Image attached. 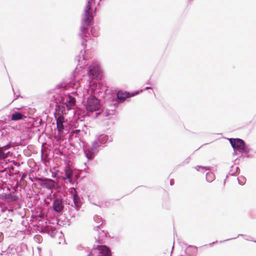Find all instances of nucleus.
<instances>
[{
	"mask_svg": "<svg viewBox=\"0 0 256 256\" xmlns=\"http://www.w3.org/2000/svg\"><path fill=\"white\" fill-rule=\"evenodd\" d=\"M50 172L52 173V177L54 178H57V177L59 176L58 172V170L52 172L50 170Z\"/></svg>",
	"mask_w": 256,
	"mask_h": 256,
	"instance_id": "nucleus-37",
	"label": "nucleus"
},
{
	"mask_svg": "<svg viewBox=\"0 0 256 256\" xmlns=\"http://www.w3.org/2000/svg\"><path fill=\"white\" fill-rule=\"evenodd\" d=\"M67 86H68L67 84L62 82L59 84H58L56 86V87L58 89H64V88H66Z\"/></svg>",
	"mask_w": 256,
	"mask_h": 256,
	"instance_id": "nucleus-29",
	"label": "nucleus"
},
{
	"mask_svg": "<svg viewBox=\"0 0 256 256\" xmlns=\"http://www.w3.org/2000/svg\"><path fill=\"white\" fill-rule=\"evenodd\" d=\"M10 158V151L4 152L1 150V180H4V183H6L8 179H10L12 171L14 169Z\"/></svg>",
	"mask_w": 256,
	"mask_h": 256,
	"instance_id": "nucleus-4",
	"label": "nucleus"
},
{
	"mask_svg": "<svg viewBox=\"0 0 256 256\" xmlns=\"http://www.w3.org/2000/svg\"><path fill=\"white\" fill-rule=\"evenodd\" d=\"M240 153V155L234 160L235 161L237 160H240V158H244L246 157L243 152H242Z\"/></svg>",
	"mask_w": 256,
	"mask_h": 256,
	"instance_id": "nucleus-39",
	"label": "nucleus"
},
{
	"mask_svg": "<svg viewBox=\"0 0 256 256\" xmlns=\"http://www.w3.org/2000/svg\"><path fill=\"white\" fill-rule=\"evenodd\" d=\"M34 240L38 243H40L42 241V237L40 235L34 236Z\"/></svg>",
	"mask_w": 256,
	"mask_h": 256,
	"instance_id": "nucleus-34",
	"label": "nucleus"
},
{
	"mask_svg": "<svg viewBox=\"0 0 256 256\" xmlns=\"http://www.w3.org/2000/svg\"><path fill=\"white\" fill-rule=\"evenodd\" d=\"M216 242H218V241H216L214 242H212V244H214V243H216Z\"/></svg>",
	"mask_w": 256,
	"mask_h": 256,
	"instance_id": "nucleus-52",
	"label": "nucleus"
},
{
	"mask_svg": "<svg viewBox=\"0 0 256 256\" xmlns=\"http://www.w3.org/2000/svg\"><path fill=\"white\" fill-rule=\"evenodd\" d=\"M95 140L97 141V142L102 148H104L107 142L112 141V138L106 134H101L96 136Z\"/></svg>",
	"mask_w": 256,
	"mask_h": 256,
	"instance_id": "nucleus-14",
	"label": "nucleus"
},
{
	"mask_svg": "<svg viewBox=\"0 0 256 256\" xmlns=\"http://www.w3.org/2000/svg\"><path fill=\"white\" fill-rule=\"evenodd\" d=\"M20 96V94H18V95L16 96V98H15L14 100H16V99L18 98Z\"/></svg>",
	"mask_w": 256,
	"mask_h": 256,
	"instance_id": "nucleus-47",
	"label": "nucleus"
},
{
	"mask_svg": "<svg viewBox=\"0 0 256 256\" xmlns=\"http://www.w3.org/2000/svg\"><path fill=\"white\" fill-rule=\"evenodd\" d=\"M12 113L10 114L11 120L18 121L22 120L26 122L28 117L26 116L23 114L22 112L14 110V108L12 109Z\"/></svg>",
	"mask_w": 256,
	"mask_h": 256,
	"instance_id": "nucleus-16",
	"label": "nucleus"
},
{
	"mask_svg": "<svg viewBox=\"0 0 256 256\" xmlns=\"http://www.w3.org/2000/svg\"><path fill=\"white\" fill-rule=\"evenodd\" d=\"M138 92H128L127 91L122 92L119 91L116 94V96L120 100L122 101L126 98H130L132 96H135L138 94Z\"/></svg>",
	"mask_w": 256,
	"mask_h": 256,
	"instance_id": "nucleus-15",
	"label": "nucleus"
},
{
	"mask_svg": "<svg viewBox=\"0 0 256 256\" xmlns=\"http://www.w3.org/2000/svg\"><path fill=\"white\" fill-rule=\"evenodd\" d=\"M2 256V254L1 253V256Z\"/></svg>",
	"mask_w": 256,
	"mask_h": 256,
	"instance_id": "nucleus-61",
	"label": "nucleus"
},
{
	"mask_svg": "<svg viewBox=\"0 0 256 256\" xmlns=\"http://www.w3.org/2000/svg\"><path fill=\"white\" fill-rule=\"evenodd\" d=\"M12 222V220L10 218H8L6 220L2 221L1 222V227H2L3 228H8L11 224Z\"/></svg>",
	"mask_w": 256,
	"mask_h": 256,
	"instance_id": "nucleus-28",
	"label": "nucleus"
},
{
	"mask_svg": "<svg viewBox=\"0 0 256 256\" xmlns=\"http://www.w3.org/2000/svg\"><path fill=\"white\" fill-rule=\"evenodd\" d=\"M104 237H108L111 238H114L116 240L118 238L111 237L107 231L102 230L101 232H99L98 238H96V242L100 244L96 246H94L93 249L98 250V256H112V252L110 248L103 244L102 238Z\"/></svg>",
	"mask_w": 256,
	"mask_h": 256,
	"instance_id": "nucleus-5",
	"label": "nucleus"
},
{
	"mask_svg": "<svg viewBox=\"0 0 256 256\" xmlns=\"http://www.w3.org/2000/svg\"><path fill=\"white\" fill-rule=\"evenodd\" d=\"M95 15H96V14L94 13V16H95Z\"/></svg>",
	"mask_w": 256,
	"mask_h": 256,
	"instance_id": "nucleus-59",
	"label": "nucleus"
},
{
	"mask_svg": "<svg viewBox=\"0 0 256 256\" xmlns=\"http://www.w3.org/2000/svg\"><path fill=\"white\" fill-rule=\"evenodd\" d=\"M240 169L237 166L236 168L235 171L233 173H232L231 175L234 176H236L238 174L240 173Z\"/></svg>",
	"mask_w": 256,
	"mask_h": 256,
	"instance_id": "nucleus-38",
	"label": "nucleus"
},
{
	"mask_svg": "<svg viewBox=\"0 0 256 256\" xmlns=\"http://www.w3.org/2000/svg\"><path fill=\"white\" fill-rule=\"evenodd\" d=\"M16 193V192H12L4 194H1V202L8 205L10 208H13L14 205L19 200V196Z\"/></svg>",
	"mask_w": 256,
	"mask_h": 256,
	"instance_id": "nucleus-11",
	"label": "nucleus"
},
{
	"mask_svg": "<svg viewBox=\"0 0 256 256\" xmlns=\"http://www.w3.org/2000/svg\"><path fill=\"white\" fill-rule=\"evenodd\" d=\"M241 177H242L244 180H246V178H245L244 176H242Z\"/></svg>",
	"mask_w": 256,
	"mask_h": 256,
	"instance_id": "nucleus-51",
	"label": "nucleus"
},
{
	"mask_svg": "<svg viewBox=\"0 0 256 256\" xmlns=\"http://www.w3.org/2000/svg\"><path fill=\"white\" fill-rule=\"evenodd\" d=\"M86 52L84 50L83 52V50H81L80 54L76 56L75 60L77 61L78 64L72 74V80L70 82H72L74 80L78 82L81 79V74L80 73L79 68L86 69L89 79L91 80L90 82H93V80L98 81L102 78L103 73L100 66L98 62H92L91 64L86 63L84 55Z\"/></svg>",
	"mask_w": 256,
	"mask_h": 256,
	"instance_id": "nucleus-1",
	"label": "nucleus"
},
{
	"mask_svg": "<svg viewBox=\"0 0 256 256\" xmlns=\"http://www.w3.org/2000/svg\"><path fill=\"white\" fill-rule=\"evenodd\" d=\"M94 0H87V3L82 16V18L80 28V32L78 35L81 39V44L84 47V50L86 48V42L88 40L90 39L92 36L95 37L98 36V32L94 30V27L90 28L92 20L90 18L91 3ZM101 0H100L99 2Z\"/></svg>",
	"mask_w": 256,
	"mask_h": 256,
	"instance_id": "nucleus-2",
	"label": "nucleus"
},
{
	"mask_svg": "<svg viewBox=\"0 0 256 256\" xmlns=\"http://www.w3.org/2000/svg\"><path fill=\"white\" fill-rule=\"evenodd\" d=\"M116 106H118V104H114V106H116Z\"/></svg>",
	"mask_w": 256,
	"mask_h": 256,
	"instance_id": "nucleus-57",
	"label": "nucleus"
},
{
	"mask_svg": "<svg viewBox=\"0 0 256 256\" xmlns=\"http://www.w3.org/2000/svg\"><path fill=\"white\" fill-rule=\"evenodd\" d=\"M55 118L56 120V127L58 132H60L64 128V119L63 116H59L56 117L55 116Z\"/></svg>",
	"mask_w": 256,
	"mask_h": 256,
	"instance_id": "nucleus-21",
	"label": "nucleus"
},
{
	"mask_svg": "<svg viewBox=\"0 0 256 256\" xmlns=\"http://www.w3.org/2000/svg\"><path fill=\"white\" fill-rule=\"evenodd\" d=\"M84 202L82 196H80L76 192H74L69 199L66 202V204L68 205L69 212L72 218L74 217V214H72V208H74L76 212L80 210Z\"/></svg>",
	"mask_w": 256,
	"mask_h": 256,
	"instance_id": "nucleus-7",
	"label": "nucleus"
},
{
	"mask_svg": "<svg viewBox=\"0 0 256 256\" xmlns=\"http://www.w3.org/2000/svg\"><path fill=\"white\" fill-rule=\"evenodd\" d=\"M234 171V166H230V172H229V174H231L230 173V172H232V173H233Z\"/></svg>",
	"mask_w": 256,
	"mask_h": 256,
	"instance_id": "nucleus-42",
	"label": "nucleus"
},
{
	"mask_svg": "<svg viewBox=\"0 0 256 256\" xmlns=\"http://www.w3.org/2000/svg\"><path fill=\"white\" fill-rule=\"evenodd\" d=\"M206 178L207 182H210L214 180L215 175L212 172H207L206 176Z\"/></svg>",
	"mask_w": 256,
	"mask_h": 256,
	"instance_id": "nucleus-27",
	"label": "nucleus"
},
{
	"mask_svg": "<svg viewBox=\"0 0 256 256\" xmlns=\"http://www.w3.org/2000/svg\"><path fill=\"white\" fill-rule=\"evenodd\" d=\"M190 157L188 158L182 164L178 165V166H184V164H188L190 162Z\"/></svg>",
	"mask_w": 256,
	"mask_h": 256,
	"instance_id": "nucleus-36",
	"label": "nucleus"
},
{
	"mask_svg": "<svg viewBox=\"0 0 256 256\" xmlns=\"http://www.w3.org/2000/svg\"><path fill=\"white\" fill-rule=\"evenodd\" d=\"M254 242H256V241H254Z\"/></svg>",
	"mask_w": 256,
	"mask_h": 256,
	"instance_id": "nucleus-62",
	"label": "nucleus"
},
{
	"mask_svg": "<svg viewBox=\"0 0 256 256\" xmlns=\"http://www.w3.org/2000/svg\"><path fill=\"white\" fill-rule=\"evenodd\" d=\"M95 15H96V14L94 13V16H95Z\"/></svg>",
	"mask_w": 256,
	"mask_h": 256,
	"instance_id": "nucleus-60",
	"label": "nucleus"
},
{
	"mask_svg": "<svg viewBox=\"0 0 256 256\" xmlns=\"http://www.w3.org/2000/svg\"><path fill=\"white\" fill-rule=\"evenodd\" d=\"M0 234H1V238H2V233L1 232L0 233Z\"/></svg>",
	"mask_w": 256,
	"mask_h": 256,
	"instance_id": "nucleus-54",
	"label": "nucleus"
},
{
	"mask_svg": "<svg viewBox=\"0 0 256 256\" xmlns=\"http://www.w3.org/2000/svg\"><path fill=\"white\" fill-rule=\"evenodd\" d=\"M202 168V170H211V167L210 166H197L195 167V168L198 170L199 171L198 168Z\"/></svg>",
	"mask_w": 256,
	"mask_h": 256,
	"instance_id": "nucleus-30",
	"label": "nucleus"
},
{
	"mask_svg": "<svg viewBox=\"0 0 256 256\" xmlns=\"http://www.w3.org/2000/svg\"><path fill=\"white\" fill-rule=\"evenodd\" d=\"M197 252L198 248L192 246H188L185 250V252L188 256H195Z\"/></svg>",
	"mask_w": 256,
	"mask_h": 256,
	"instance_id": "nucleus-20",
	"label": "nucleus"
},
{
	"mask_svg": "<svg viewBox=\"0 0 256 256\" xmlns=\"http://www.w3.org/2000/svg\"><path fill=\"white\" fill-rule=\"evenodd\" d=\"M26 122L28 124L26 128H28V130H30V132L33 134L40 130V126L42 121L39 117L34 118L28 116Z\"/></svg>",
	"mask_w": 256,
	"mask_h": 256,
	"instance_id": "nucleus-10",
	"label": "nucleus"
},
{
	"mask_svg": "<svg viewBox=\"0 0 256 256\" xmlns=\"http://www.w3.org/2000/svg\"><path fill=\"white\" fill-rule=\"evenodd\" d=\"M12 90L14 92V94H15V92H14V89L13 88H12Z\"/></svg>",
	"mask_w": 256,
	"mask_h": 256,
	"instance_id": "nucleus-53",
	"label": "nucleus"
},
{
	"mask_svg": "<svg viewBox=\"0 0 256 256\" xmlns=\"http://www.w3.org/2000/svg\"><path fill=\"white\" fill-rule=\"evenodd\" d=\"M90 85H94V87L96 89L98 90V88H97L98 85V87L100 88V90L98 91V92H100L102 90H104L106 89V88L102 86L99 80L96 82H90Z\"/></svg>",
	"mask_w": 256,
	"mask_h": 256,
	"instance_id": "nucleus-26",
	"label": "nucleus"
},
{
	"mask_svg": "<svg viewBox=\"0 0 256 256\" xmlns=\"http://www.w3.org/2000/svg\"><path fill=\"white\" fill-rule=\"evenodd\" d=\"M54 98H56V106L60 108L62 106V108L66 107L68 110H70L73 108L76 99L70 95L68 94H57L54 96Z\"/></svg>",
	"mask_w": 256,
	"mask_h": 256,
	"instance_id": "nucleus-6",
	"label": "nucleus"
},
{
	"mask_svg": "<svg viewBox=\"0 0 256 256\" xmlns=\"http://www.w3.org/2000/svg\"><path fill=\"white\" fill-rule=\"evenodd\" d=\"M152 87L147 86V87L145 88L144 89L140 90V91H136V92L138 93V94H139L140 92H142L143 91H145V90H152Z\"/></svg>",
	"mask_w": 256,
	"mask_h": 256,
	"instance_id": "nucleus-40",
	"label": "nucleus"
},
{
	"mask_svg": "<svg viewBox=\"0 0 256 256\" xmlns=\"http://www.w3.org/2000/svg\"><path fill=\"white\" fill-rule=\"evenodd\" d=\"M65 176H64V179H66L68 181L72 184H74V181L72 180V176L73 172L68 166H66L64 170Z\"/></svg>",
	"mask_w": 256,
	"mask_h": 256,
	"instance_id": "nucleus-19",
	"label": "nucleus"
},
{
	"mask_svg": "<svg viewBox=\"0 0 256 256\" xmlns=\"http://www.w3.org/2000/svg\"><path fill=\"white\" fill-rule=\"evenodd\" d=\"M110 206V202L108 201H104L100 202L99 207H108Z\"/></svg>",
	"mask_w": 256,
	"mask_h": 256,
	"instance_id": "nucleus-33",
	"label": "nucleus"
},
{
	"mask_svg": "<svg viewBox=\"0 0 256 256\" xmlns=\"http://www.w3.org/2000/svg\"><path fill=\"white\" fill-rule=\"evenodd\" d=\"M11 120L10 116L6 115L1 117V130H2V125L6 124Z\"/></svg>",
	"mask_w": 256,
	"mask_h": 256,
	"instance_id": "nucleus-25",
	"label": "nucleus"
},
{
	"mask_svg": "<svg viewBox=\"0 0 256 256\" xmlns=\"http://www.w3.org/2000/svg\"><path fill=\"white\" fill-rule=\"evenodd\" d=\"M82 131L79 129H75L72 130L68 134V139L69 141H72L74 140L75 142H78V141L81 142L82 144L84 142L82 140L80 136Z\"/></svg>",
	"mask_w": 256,
	"mask_h": 256,
	"instance_id": "nucleus-13",
	"label": "nucleus"
},
{
	"mask_svg": "<svg viewBox=\"0 0 256 256\" xmlns=\"http://www.w3.org/2000/svg\"><path fill=\"white\" fill-rule=\"evenodd\" d=\"M102 223H101L100 225H98V226H96L94 228V230H96V231H98L99 228L102 226Z\"/></svg>",
	"mask_w": 256,
	"mask_h": 256,
	"instance_id": "nucleus-41",
	"label": "nucleus"
},
{
	"mask_svg": "<svg viewBox=\"0 0 256 256\" xmlns=\"http://www.w3.org/2000/svg\"><path fill=\"white\" fill-rule=\"evenodd\" d=\"M170 186H173V185L174 184V179H171V180H170Z\"/></svg>",
	"mask_w": 256,
	"mask_h": 256,
	"instance_id": "nucleus-44",
	"label": "nucleus"
},
{
	"mask_svg": "<svg viewBox=\"0 0 256 256\" xmlns=\"http://www.w3.org/2000/svg\"><path fill=\"white\" fill-rule=\"evenodd\" d=\"M2 252H6V250H1Z\"/></svg>",
	"mask_w": 256,
	"mask_h": 256,
	"instance_id": "nucleus-50",
	"label": "nucleus"
},
{
	"mask_svg": "<svg viewBox=\"0 0 256 256\" xmlns=\"http://www.w3.org/2000/svg\"><path fill=\"white\" fill-rule=\"evenodd\" d=\"M65 201L61 196L54 198L52 202L54 210L58 213L62 214L64 208Z\"/></svg>",
	"mask_w": 256,
	"mask_h": 256,
	"instance_id": "nucleus-12",
	"label": "nucleus"
},
{
	"mask_svg": "<svg viewBox=\"0 0 256 256\" xmlns=\"http://www.w3.org/2000/svg\"><path fill=\"white\" fill-rule=\"evenodd\" d=\"M234 150V152L233 153V154L234 155H237L238 154L237 152H238V150Z\"/></svg>",
	"mask_w": 256,
	"mask_h": 256,
	"instance_id": "nucleus-45",
	"label": "nucleus"
},
{
	"mask_svg": "<svg viewBox=\"0 0 256 256\" xmlns=\"http://www.w3.org/2000/svg\"><path fill=\"white\" fill-rule=\"evenodd\" d=\"M94 220L97 223H100V222L102 223V217H100V216H98V215L94 216Z\"/></svg>",
	"mask_w": 256,
	"mask_h": 256,
	"instance_id": "nucleus-35",
	"label": "nucleus"
},
{
	"mask_svg": "<svg viewBox=\"0 0 256 256\" xmlns=\"http://www.w3.org/2000/svg\"><path fill=\"white\" fill-rule=\"evenodd\" d=\"M12 192H16L15 188L10 184L4 183V180H1V194H4Z\"/></svg>",
	"mask_w": 256,
	"mask_h": 256,
	"instance_id": "nucleus-17",
	"label": "nucleus"
},
{
	"mask_svg": "<svg viewBox=\"0 0 256 256\" xmlns=\"http://www.w3.org/2000/svg\"><path fill=\"white\" fill-rule=\"evenodd\" d=\"M13 212V208H9L8 210H4L1 206V219L4 218V220H6L8 218H6V216L8 217V213L12 215Z\"/></svg>",
	"mask_w": 256,
	"mask_h": 256,
	"instance_id": "nucleus-22",
	"label": "nucleus"
},
{
	"mask_svg": "<svg viewBox=\"0 0 256 256\" xmlns=\"http://www.w3.org/2000/svg\"><path fill=\"white\" fill-rule=\"evenodd\" d=\"M239 236H246L248 238H250V236H246V235H245V234H239L236 237V238H228V239H227V240H222V241H220V243H222V242H226V241H228V240H234V239H236V238H237L239 237Z\"/></svg>",
	"mask_w": 256,
	"mask_h": 256,
	"instance_id": "nucleus-32",
	"label": "nucleus"
},
{
	"mask_svg": "<svg viewBox=\"0 0 256 256\" xmlns=\"http://www.w3.org/2000/svg\"><path fill=\"white\" fill-rule=\"evenodd\" d=\"M46 180H48L50 181V182H53L52 180V179H48L47 178H46Z\"/></svg>",
	"mask_w": 256,
	"mask_h": 256,
	"instance_id": "nucleus-48",
	"label": "nucleus"
},
{
	"mask_svg": "<svg viewBox=\"0 0 256 256\" xmlns=\"http://www.w3.org/2000/svg\"><path fill=\"white\" fill-rule=\"evenodd\" d=\"M92 204H93L94 205H95V206H100V204H96V203H92Z\"/></svg>",
	"mask_w": 256,
	"mask_h": 256,
	"instance_id": "nucleus-49",
	"label": "nucleus"
},
{
	"mask_svg": "<svg viewBox=\"0 0 256 256\" xmlns=\"http://www.w3.org/2000/svg\"><path fill=\"white\" fill-rule=\"evenodd\" d=\"M228 140L233 150H237L239 152H243L246 158L250 157L248 153L250 148L243 140L240 138H228Z\"/></svg>",
	"mask_w": 256,
	"mask_h": 256,
	"instance_id": "nucleus-8",
	"label": "nucleus"
},
{
	"mask_svg": "<svg viewBox=\"0 0 256 256\" xmlns=\"http://www.w3.org/2000/svg\"><path fill=\"white\" fill-rule=\"evenodd\" d=\"M57 230L56 228H52L50 232H48V234L52 238H54L56 234Z\"/></svg>",
	"mask_w": 256,
	"mask_h": 256,
	"instance_id": "nucleus-31",
	"label": "nucleus"
},
{
	"mask_svg": "<svg viewBox=\"0 0 256 256\" xmlns=\"http://www.w3.org/2000/svg\"><path fill=\"white\" fill-rule=\"evenodd\" d=\"M226 179H225V180H224V183L226 182Z\"/></svg>",
	"mask_w": 256,
	"mask_h": 256,
	"instance_id": "nucleus-58",
	"label": "nucleus"
},
{
	"mask_svg": "<svg viewBox=\"0 0 256 256\" xmlns=\"http://www.w3.org/2000/svg\"><path fill=\"white\" fill-rule=\"evenodd\" d=\"M88 256H93V254H92V250H91L89 252V253H88Z\"/></svg>",
	"mask_w": 256,
	"mask_h": 256,
	"instance_id": "nucleus-46",
	"label": "nucleus"
},
{
	"mask_svg": "<svg viewBox=\"0 0 256 256\" xmlns=\"http://www.w3.org/2000/svg\"><path fill=\"white\" fill-rule=\"evenodd\" d=\"M114 113V110H108L106 109V110H104V108L102 107V109L101 111V112L100 114V115L102 114L104 116L108 117L110 115H113Z\"/></svg>",
	"mask_w": 256,
	"mask_h": 256,
	"instance_id": "nucleus-23",
	"label": "nucleus"
},
{
	"mask_svg": "<svg viewBox=\"0 0 256 256\" xmlns=\"http://www.w3.org/2000/svg\"><path fill=\"white\" fill-rule=\"evenodd\" d=\"M82 147L85 156L87 158L88 161L90 162L97 155L101 146L97 141L94 140L92 142L90 146L88 144L86 145L85 142H83Z\"/></svg>",
	"mask_w": 256,
	"mask_h": 256,
	"instance_id": "nucleus-9",
	"label": "nucleus"
},
{
	"mask_svg": "<svg viewBox=\"0 0 256 256\" xmlns=\"http://www.w3.org/2000/svg\"><path fill=\"white\" fill-rule=\"evenodd\" d=\"M63 218H65V216H61L60 218H58L56 219L57 224L60 226H62L66 224L67 223L69 222L70 220L68 218H65L64 220H62Z\"/></svg>",
	"mask_w": 256,
	"mask_h": 256,
	"instance_id": "nucleus-24",
	"label": "nucleus"
},
{
	"mask_svg": "<svg viewBox=\"0 0 256 256\" xmlns=\"http://www.w3.org/2000/svg\"><path fill=\"white\" fill-rule=\"evenodd\" d=\"M82 102L84 104H86V110L83 114L84 119L86 117L95 119L100 116L102 106L96 96L92 94L89 95L84 98Z\"/></svg>",
	"mask_w": 256,
	"mask_h": 256,
	"instance_id": "nucleus-3",
	"label": "nucleus"
},
{
	"mask_svg": "<svg viewBox=\"0 0 256 256\" xmlns=\"http://www.w3.org/2000/svg\"><path fill=\"white\" fill-rule=\"evenodd\" d=\"M15 108L16 109L18 110L20 109V108Z\"/></svg>",
	"mask_w": 256,
	"mask_h": 256,
	"instance_id": "nucleus-55",
	"label": "nucleus"
},
{
	"mask_svg": "<svg viewBox=\"0 0 256 256\" xmlns=\"http://www.w3.org/2000/svg\"><path fill=\"white\" fill-rule=\"evenodd\" d=\"M4 130H1V150L2 152H6L7 151H10L12 153L10 144H11V141L8 140L7 142L4 141V136H3Z\"/></svg>",
	"mask_w": 256,
	"mask_h": 256,
	"instance_id": "nucleus-18",
	"label": "nucleus"
},
{
	"mask_svg": "<svg viewBox=\"0 0 256 256\" xmlns=\"http://www.w3.org/2000/svg\"><path fill=\"white\" fill-rule=\"evenodd\" d=\"M38 251H40V248H38Z\"/></svg>",
	"mask_w": 256,
	"mask_h": 256,
	"instance_id": "nucleus-56",
	"label": "nucleus"
},
{
	"mask_svg": "<svg viewBox=\"0 0 256 256\" xmlns=\"http://www.w3.org/2000/svg\"><path fill=\"white\" fill-rule=\"evenodd\" d=\"M237 179H238V184H239L240 185L242 186V185H244V182H242L240 181V179H239V178H237Z\"/></svg>",
	"mask_w": 256,
	"mask_h": 256,
	"instance_id": "nucleus-43",
	"label": "nucleus"
}]
</instances>
